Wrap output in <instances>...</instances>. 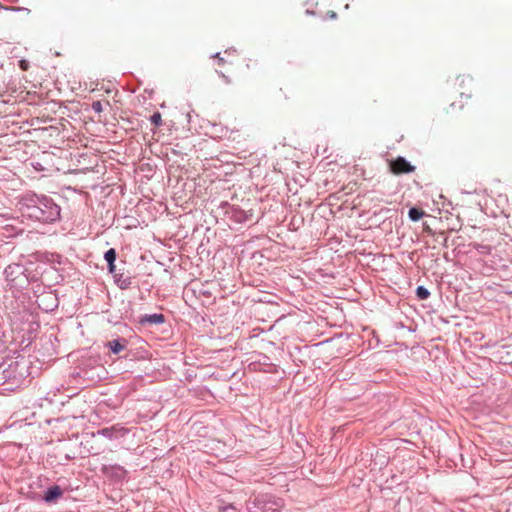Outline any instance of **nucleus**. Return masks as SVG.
I'll list each match as a JSON object with an SVG mask.
<instances>
[{
    "instance_id": "1",
    "label": "nucleus",
    "mask_w": 512,
    "mask_h": 512,
    "mask_svg": "<svg viewBox=\"0 0 512 512\" xmlns=\"http://www.w3.org/2000/svg\"><path fill=\"white\" fill-rule=\"evenodd\" d=\"M253 504L259 512H279L283 507L284 502L281 498H275L272 495L264 494L256 497Z\"/></svg>"
},
{
    "instance_id": "2",
    "label": "nucleus",
    "mask_w": 512,
    "mask_h": 512,
    "mask_svg": "<svg viewBox=\"0 0 512 512\" xmlns=\"http://www.w3.org/2000/svg\"><path fill=\"white\" fill-rule=\"evenodd\" d=\"M10 428L22 435L24 439H31L37 433L40 424L36 425V423L27 422V418H23L13 422Z\"/></svg>"
},
{
    "instance_id": "3",
    "label": "nucleus",
    "mask_w": 512,
    "mask_h": 512,
    "mask_svg": "<svg viewBox=\"0 0 512 512\" xmlns=\"http://www.w3.org/2000/svg\"><path fill=\"white\" fill-rule=\"evenodd\" d=\"M101 472L108 479L115 482H122L128 475V472L124 469V467L117 464L103 465L101 467Z\"/></svg>"
},
{
    "instance_id": "4",
    "label": "nucleus",
    "mask_w": 512,
    "mask_h": 512,
    "mask_svg": "<svg viewBox=\"0 0 512 512\" xmlns=\"http://www.w3.org/2000/svg\"><path fill=\"white\" fill-rule=\"evenodd\" d=\"M130 431H131L130 428H126L119 424H116L111 427H106V428L98 430L97 434L107 437L109 439H118V438L124 437Z\"/></svg>"
},
{
    "instance_id": "5",
    "label": "nucleus",
    "mask_w": 512,
    "mask_h": 512,
    "mask_svg": "<svg viewBox=\"0 0 512 512\" xmlns=\"http://www.w3.org/2000/svg\"><path fill=\"white\" fill-rule=\"evenodd\" d=\"M389 166H390L391 172L396 175L404 174V173H411V172H414V170H415V167L412 166L403 157H398L395 160L391 161Z\"/></svg>"
},
{
    "instance_id": "6",
    "label": "nucleus",
    "mask_w": 512,
    "mask_h": 512,
    "mask_svg": "<svg viewBox=\"0 0 512 512\" xmlns=\"http://www.w3.org/2000/svg\"><path fill=\"white\" fill-rule=\"evenodd\" d=\"M38 210H39V213L35 212L33 214V216H35L39 220L46 221V222L56 220L60 214L59 207L54 204H51L49 206V210L47 212L40 208Z\"/></svg>"
},
{
    "instance_id": "7",
    "label": "nucleus",
    "mask_w": 512,
    "mask_h": 512,
    "mask_svg": "<svg viewBox=\"0 0 512 512\" xmlns=\"http://www.w3.org/2000/svg\"><path fill=\"white\" fill-rule=\"evenodd\" d=\"M63 495V490L58 485H53L49 487L43 496V499L47 503H53L56 502L59 498H61Z\"/></svg>"
},
{
    "instance_id": "8",
    "label": "nucleus",
    "mask_w": 512,
    "mask_h": 512,
    "mask_svg": "<svg viewBox=\"0 0 512 512\" xmlns=\"http://www.w3.org/2000/svg\"><path fill=\"white\" fill-rule=\"evenodd\" d=\"M165 321L163 314L146 315L141 319V322H148L151 324H161Z\"/></svg>"
},
{
    "instance_id": "9",
    "label": "nucleus",
    "mask_w": 512,
    "mask_h": 512,
    "mask_svg": "<svg viewBox=\"0 0 512 512\" xmlns=\"http://www.w3.org/2000/svg\"><path fill=\"white\" fill-rule=\"evenodd\" d=\"M329 6H332L333 9H328L325 12L319 11L320 16L323 19L335 20L337 18V14L335 9L338 7L336 4H333L332 1L329 3Z\"/></svg>"
},
{
    "instance_id": "10",
    "label": "nucleus",
    "mask_w": 512,
    "mask_h": 512,
    "mask_svg": "<svg viewBox=\"0 0 512 512\" xmlns=\"http://www.w3.org/2000/svg\"><path fill=\"white\" fill-rule=\"evenodd\" d=\"M105 260L107 261L109 265V271L113 272L115 269L114 262L116 260V251L115 249L111 248L105 253Z\"/></svg>"
},
{
    "instance_id": "11",
    "label": "nucleus",
    "mask_w": 512,
    "mask_h": 512,
    "mask_svg": "<svg viewBox=\"0 0 512 512\" xmlns=\"http://www.w3.org/2000/svg\"><path fill=\"white\" fill-rule=\"evenodd\" d=\"M424 215V211L418 208H411L409 210V217L412 221H418Z\"/></svg>"
},
{
    "instance_id": "12",
    "label": "nucleus",
    "mask_w": 512,
    "mask_h": 512,
    "mask_svg": "<svg viewBox=\"0 0 512 512\" xmlns=\"http://www.w3.org/2000/svg\"><path fill=\"white\" fill-rule=\"evenodd\" d=\"M225 55H227V58L226 57H221L219 53L216 54L215 57L218 59V65L219 66H224L225 64H232V61L229 59V57L232 56L233 53L225 51Z\"/></svg>"
},
{
    "instance_id": "13",
    "label": "nucleus",
    "mask_w": 512,
    "mask_h": 512,
    "mask_svg": "<svg viewBox=\"0 0 512 512\" xmlns=\"http://www.w3.org/2000/svg\"><path fill=\"white\" fill-rule=\"evenodd\" d=\"M416 295L419 299L424 300L427 299L430 296V292L424 288L423 286H419L416 289Z\"/></svg>"
},
{
    "instance_id": "14",
    "label": "nucleus",
    "mask_w": 512,
    "mask_h": 512,
    "mask_svg": "<svg viewBox=\"0 0 512 512\" xmlns=\"http://www.w3.org/2000/svg\"><path fill=\"white\" fill-rule=\"evenodd\" d=\"M108 345L114 353H119L124 349V345H122L118 340H113L109 342Z\"/></svg>"
},
{
    "instance_id": "15",
    "label": "nucleus",
    "mask_w": 512,
    "mask_h": 512,
    "mask_svg": "<svg viewBox=\"0 0 512 512\" xmlns=\"http://www.w3.org/2000/svg\"><path fill=\"white\" fill-rule=\"evenodd\" d=\"M151 122L155 125V126H160L162 124V117H161V114L156 112L154 113L152 116H151Z\"/></svg>"
},
{
    "instance_id": "16",
    "label": "nucleus",
    "mask_w": 512,
    "mask_h": 512,
    "mask_svg": "<svg viewBox=\"0 0 512 512\" xmlns=\"http://www.w3.org/2000/svg\"><path fill=\"white\" fill-rule=\"evenodd\" d=\"M92 109H93V111H95L97 113H101L103 110L102 103L100 101H94L92 103Z\"/></svg>"
},
{
    "instance_id": "17",
    "label": "nucleus",
    "mask_w": 512,
    "mask_h": 512,
    "mask_svg": "<svg viewBox=\"0 0 512 512\" xmlns=\"http://www.w3.org/2000/svg\"><path fill=\"white\" fill-rule=\"evenodd\" d=\"M19 66L23 71H27L29 68V64L26 60H21Z\"/></svg>"
},
{
    "instance_id": "18",
    "label": "nucleus",
    "mask_w": 512,
    "mask_h": 512,
    "mask_svg": "<svg viewBox=\"0 0 512 512\" xmlns=\"http://www.w3.org/2000/svg\"><path fill=\"white\" fill-rule=\"evenodd\" d=\"M0 8H3L5 10H23V8H20V7H7V6H2L0 5Z\"/></svg>"
},
{
    "instance_id": "19",
    "label": "nucleus",
    "mask_w": 512,
    "mask_h": 512,
    "mask_svg": "<svg viewBox=\"0 0 512 512\" xmlns=\"http://www.w3.org/2000/svg\"><path fill=\"white\" fill-rule=\"evenodd\" d=\"M249 62H250V60L249 61L248 60H244L243 61L244 66H245L246 69H250V63Z\"/></svg>"
},
{
    "instance_id": "20",
    "label": "nucleus",
    "mask_w": 512,
    "mask_h": 512,
    "mask_svg": "<svg viewBox=\"0 0 512 512\" xmlns=\"http://www.w3.org/2000/svg\"><path fill=\"white\" fill-rule=\"evenodd\" d=\"M465 80H468L469 82H471V81H472V79H471V78H469V77H466V78H464V77H463V78L461 79V84H463V83L465 82Z\"/></svg>"
},
{
    "instance_id": "21",
    "label": "nucleus",
    "mask_w": 512,
    "mask_h": 512,
    "mask_svg": "<svg viewBox=\"0 0 512 512\" xmlns=\"http://www.w3.org/2000/svg\"><path fill=\"white\" fill-rule=\"evenodd\" d=\"M50 423H51V419H50V418H47V419L45 420V424L49 425Z\"/></svg>"
},
{
    "instance_id": "22",
    "label": "nucleus",
    "mask_w": 512,
    "mask_h": 512,
    "mask_svg": "<svg viewBox=\"0 0 512 512\" xmlns=\"http://www.w3.org/2000/svg\"><path fill=\"white\" fill-rule=\"evenodd\" d=\"M229 508L235 509V507L233 505H230ZM227 509H228V507L223 508V510H227Z\"/></svg>"
},
{
    "instance_id": "23",
    "label": "nucleus",
    "mask_w": 512,
    "mask_h": 512,
    "mask_svg": "<svg viewBox=\"0 0 512 512\" xmlns=\"http://www.w3.org/2000/svg\"><path fill=\"white\" fill-rule=\"evenodd\" d=\"M222 78H224L227 82H229L228 78L224 75V74H221Z\"/></svg>"
},
{
    "instance_id": "24",
    "label": "nucleus",
    "mask_w": 512,
    "mask_h": 512,
    "mask_svg": "<svg viewBox=\"0 0 512 512\" xmlns=\"http://www.w3.org/2000/svg\"><path fill=\"white\" fill-rule=\"evenodd\" d=\"M349 5L348 4H344V8L345 9H348Z\"/></svg>"
}]
</instances>
